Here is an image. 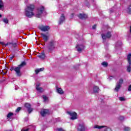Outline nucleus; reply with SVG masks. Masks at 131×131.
<instances>
[{"instance_id":"1","label":"nucleus","mask_w":131,"mask_h":131,"mask_svg":"<svg viewBox=\"0 0 131 131\" xmlns=\"http://www.w3.org/2000/svg\"><path fill=\"white\" fill-rule=\"evenodd\" d=\"M34 8H35V7L32 4L27 6V8L25 9V15L26 17L28 18H32L33 16H34V13H33Z\"/></svg>"},{"instance_id":"2","label":"nucleus","mask_w":131,"mask_h":131,"mask_svg":"<svg viewBox=\"0 0 131 131\" xmlns=\"http://www.w3.org/2000/svg\"><path fill=\"white\" fill-rule=\"evenodd\" d=\"M26 66V62L23 61L17 67L15 68V72L17 76H21V68Z\"/></svg>"},{"instance_id":"3","label":"nucleus","mask_w":131,"mask_h":131,"mask_svg":"<svg viewBox=\"0 0 131 131\" xmlns=\"http://www.w3.org/2000/svg\"><path fill=\"white\" fill-rule=\"evenodd\" d=\"M86 128V126L83 122H80L77 126V129L78 131H85Z\"/></svg>"},{"instance_id":"4","label":"nucleus","mask_w":131,"mask_h":131,"mask_svg":"<svg viewBox=\"0 0 131 131\" xmlns=\"http://www.w3.org/2000/svg\"><path fill=\"white\" fill-rule=\"evenodd\" d=\"M56 42L55 41H51L49 42V45L48 46V49L50 52V53H52L54 50H55V48H56Z\"/></svg>"},{"instance_id":"5","label":"nucleus","mask_w":131,"mask_h":131,"mask_svg":"<svg viewBox=\"0 0 131 131\" xmlns=\"http://www.w3.org/2000/svg\"><path fill=\"white\" fill-rule=\"evenodd\" d=\"M45 11V7L43 6H41V7L38 8L37 12L36 13V17L37 18H40L41 17V14L43 13Z\"/></svg>"},{"instance_id":"6","label":"nucleus","mask_w":131,"mask_h":131,"mask_svg":"<svg viewBox=\"0 0 131 131\" xmlns=\"http://www.w3.org/2000/svg\"><path fill=\"white\" fill-rule=\"evenodd\" d=\"M112 35L111 34V32H107L106 34H102L101 36L102 38L103 39V42H105L106 41V38H110Z\"/></svg>"},{"instance_id":"7","label":"nucleus","mask_w":131,"mask_h":131,"mask_svg":"<svg viewBox=\"0 0 131 131\" xmlns=\"http://www.w3.org/2000/svg\"><path fill=\"white\" fill-rule=\"evenodd\" d=\"M67 113L68 114L70 115V116H71L70 119H71L72 120L77 119V114L75 112H68Z\"/></svg>"},{"instance_id":"8","label":"nucleus","mask_w":131,"mask_h":131,"mask_svg":"<svg viewBox=\"0 0 131 131\" xmlns=\"http://www.w3.org/2000/svg\"><path fill=\"white\" fill-rule=\"evenodd\" d=\"M25 107L27 108L28 110V112L29 113V114L31 113L32 111H33V108H31V104H30V103H25Z\"/></svg>"},{"instance_id":"9","label":"nucleus","mask_w":131,"mask_h":131,"mask_svg":"<svg viewBox=\"0 0 131 131\" xmlns=\"http://www.w3.org/2000/svg\"><path fill=\"white\" fill-rule=\"evenodd\" d=\"M76 49L79 53H80V52L83 51L84 50V46L83 45H77L76 46Z\"/></svg>"},{"instance_id":"10","label":"nucleus","mask_w":131,"mask_h":131,"mask_svg":"<svg viewBox=\"0 0 131 131\" xmlns=\"http://www.w3.org/2000/svg\"><path fill=\"white\" fill-rule=\"evenodd\" d=\"M41 116L45 117L47 114H50V111L47 109H42L40 112Z\"/></svg>"},{"instance_id":"11","label":"nucleus","mask_w":131,"mask_h":131,"mask_svg":"<svg viewBox=\"0 0 131 131\" xmlns=\"http://www.w3.org/2000/svg\"><path fill=\"white\" fill-rule=\"evenodd\" d=\"M39 28L41 31L43 32L48 31L50 30V27L48 26H40Z\"/></svg>"},{"instance_id":"12","label":"nucleus","mask_w":131,"mask_h":131,"mask_svg":"<svg viewBox=\"0 0 131 131\" xmlns=\"http://www.w3.org/2000/svg\"><path fill=\"white\" fill-rule=\"evenodd\" d=\"M40 85V84L39 83H37L36 85V90L39 92V93H42L45 90L42 88L39 87Z\"/></svg>"},{"instance_id":"13","label":"nucleus","mask_w":131,"mask_h":131,"mask_svg":"<svg viewBox=\"0 0 131 131\" xmlns=\"http://www.w3.org/2000/svg\"><path fill=\"white\" fill-rule=\"evenodd\" d=\"M78 17L80 19H81L82 20H84L88 18V15L80 13L78 15Z\"/></svg>"},{"instance_id":"14","label":"nucleus","mask_w":131,"mask_h":131,"mask_svg":"<svg viewBox=\"0 0 131 131\" xmlns=\"http://www.w3.org/2000/svg\"><path fill=\"white\" fill-rule=\"evenodd\" d=\"M65 21V16L64 14H61V16H60L59 21V24H62L63 21Z\"/></svg>"},{"instance_id":"15","label":"nucleus","mask_w":131,"mask_h":131,"mask_svg":"<svg viewBox=\"0 0 131 131\" xmlns=\"http://www.w3.org/2000/svg\"><path fill=\"white\" fill-rule=\"evenodd\" d=\"M41 35L45 41H48L49 40V37L46 34L41 33Z\"/></svg>"},{"instance_id":"16","label":"nucleus","mask_w":131,"mask_h":131,"mask_svg":"<svg viewBox=\"0 0 131 131\" xmlns=\"http://www.w3.org/2000/svg\"><path fill=\"white\" fill-rule=\"evenodd\" d=\"M38 57H39V58H40V59H42V60H43V59H45L46 58V54H45V52H42L41 54H40Z\"/></svg>"},{"instance_id":"17","label":"nucleus","mask_w":131,"mask_h":131,"mask_svg":"<svg viewBox=\"0 0 131 131\" xmlns=\"http://www.w3.org/2000/svg\"><path fill=\"white\" fill-rule=\"evenodd\" d=\"M120 88H121V85L116 84V88L114 89V91H115L116 92H118L120 89Z\"/></svg>"},{"instance_id":"18","label":"nucleus","mask_w":131,"mask_h":131,"mask_svg":"<svg viewBox=\"0 0 131 131\" xmlns=\"http://www.w3.org/2000/svg\"><path fill=\"white\" fill-rule=\"evenodd\" d=\"M57 92L60 95H63V94H64V91H63V90L61 88H57Z\"/></svg>"},{"instance_id":"19","label":"nucleus","mask_w":131,"mask_h":131,"mask_svg":"<svg viewBox=\"0 0 131 131\" xmlns=\"http://www.w3.org/2000/svg\"><path fill=\"white\" fill-rule=\"evenodd\" d=\"M5 8V5L2 0H0V10H3Z\"/></svg>"},{"instance_id":"20","label":"nucleus","mask_w":131,"mask_h":131,"mask_svg":"<svg viewBox=\"0 0 131 131\" xmlns=\"http://www.w3.org/2000/svg\"><path fill=\"white\" fill-rule=\"evenodd\" d=\"M128 65L127 66V72H130L131 71V62H128Z\"/></svg>"},{"instance_id":"21","label":"nucleus","mask_w":131,"mask_h":131,"mask_svg":"<svg viewBox=\"0 0 131 131\" xmlns=\"http://www.w3.org/2000/svg\"><path fill=\"white\" fill-rule=\"evenodd\" d=\"M122 83H123V79L121 78L119 80V81L117 83V84H119L120 85H122Z\"/></svg>"},{"instance_id":"22","label":"nucleus","mask_w":131,"mask_h":131,"mask_svg":"<svg viewBox=\"0 0 131 131\" xmlns=\"http://www.w3.org/2000/svg\"><path fill=\"white\" fill-rule=\"evenodd\" d=\"M93 92H94L95 93H98V92H99V87H98L97 86H95L93 88Z\"/></svg>"},{"instance_id":"23","label":"nucleus","mask_w":131,"mask_h":131,"mask_svg":"<svg viewBox=\"0 0 131 131\" xmlns=\"http://www.w3.org/2000/svg\"><path fill=\"white\" fill-rule=\"evenodd\" d=\"M127 60L128 61V63H131V54H129L127 56Z\"/></svg>"},{"instance_id":"24","label":"nucleus","mask_w":131,"mask_h":131,"mask_svg":"<svg viewBox=\"0 0 131 131\" xmlns=\"http://www.w3.org/2000/svg\"><path fill=\"white\" fill-rule=\"evenodd\" d=\"M103 127H105V126H99L96 125L94 126V128H98L99 129H101V128H103Z\"/></svg>"},{"instance_id":"25","label":"nucleus","mask_w":131,"mask_h":131,"mask_svg":"<svg viewBox=\"0 0 131 131\" xmlns=\"http://www.w3.org/2000/svg\"><path fill=\"white\" fill-rule=\"evenodd\" d=\"M9 46V48H12L13 47V43L12 42H8L6 44L5 47Z\"/></svg>"},{"instance_id":"26","label":"nucleus","mask_w":131,"mask_h":131,"mask_svg":"<svg viewBox=\"0 0 131 131\" xmlns=\"http://www.w3.org/2000/svg\"><path fill=\"white\" fill-rule=\"evenodd\" d=\"M101 64L102 66H104V67H107V66H108V62L106 61L103 62Z\"/></svg>"},{"instance_id":"27","label":"nucleus","mask_w":131,"mask_h":131,"mask_svg":"<svg viewBox=\"0 0 131 131\" xmlns=\"http://www.w3.org/2000/svg\"><path fill=\"white\" fill-rule=\"evenodd\" d=\"M13 115H14V114H13L12 113H9L7 115V118H11V117H12V116H13Z\"/></svg>"},{"instance_id":"28","label":"nucleus","mask_w":131,"mask_h":131,"mask_svg":"<svg viewBox=\"0 0 131 131\" xmlns=\"http://www.w3.org/2000/svg\"><path fill=\"white\" fill-rule=\"evenodd\" d=\"M121 45H122L121 41H119L116 43V47H120V46H121Z\"/></svg>"},{"instance_id":"29","label":"nucleus","mask_w":131,"mask_h":131,"mask_svg":"<svg viewBox=\"0 0 131 131\" xmlns=\"http://www.w3.org/2000/svg\"><path fill=\"white\" fill-rule=\"evenodd\" d=\"M124 130L125 131H130V128L128 127H124Z\"/></svg>"},{"instance_id":"30","label":"nucleus","mask_w":131,"mask_h":131,"mask_svg":"<svg viewBox=\"0 0 131 131\" xmlns=\"http://www.w3.org/2000/svg\"><path fill=\"white\" fill-rule=\"evenodd\" d=\"M3 22H4V23H6L7 24L9 23V20H8L7 18H4L3 19Z\"/></svg>"},{"instance_id":"31","label":"nucleus","mask_w":131,"mask_h":131,"mask_svg":"<svg viewBox=\"0 0 131 131\" xmlns=\"http://www.w3.org/2000/svg\"><path fill=\"white\" fill-rule=\"evenodd\" d=\"M43 99L44 100V102H46L47 100H48V97L46 96H43Z\"/></svg>"},{"instance_id":"32","label":"nucleus","mask_w":131,"mask_h":131,"mask_svg":"<svg viewBox=\"0 0 131 131\" xmlns=\"http://www.w3.org/2000/svg\"><path fill=\"white\" fill-rule=\"evenodd\" d=\"M21 109H22V107H18L16 110V112H17V113L19 112V111H20V110H21Z\"/></svg>"},{"instance_id":"33","label":"nucleus","mask_w":131,"mask_h":131,"mask_svg":"<svg viewBox=\"0 0 131 131\" xmlns=\"http://www.w3.org/2000/svg\"><path fill=\"white\" fill-rule=\"evenodd\" d=\"M39 72H40L39 69H36V70H35L36 74H38V73H39Z\"/></svg>"},{"instance_id":"34","label":"nucleus","mask_w":131,"mask_h":131,"mask_svg":"<svg viewBox=\"0 0 131 131\" xmlns=\"http://www.w3.org/2000/svg\"><path fill=\"white\" fill-rule=\"evenodd\" d=\"M1 45H2L3 47H6V44L4 42H0Z\"/></svg>"},{"instance_id":"35","label":"nucleus","mask_w":131,"mask_h":131,"mask_svg":"<svg viewBox=\"0 0 131 131\" xmlns=\"http://www.w3.org/2000/svg\"><path fill=\"white\" fill-rule=\"evenodd\" d=\"M119 99L120 101H124V98H123V97H119Z\"/></svg>"},{"instance_id":"36","label":"nucleus","mask_w":131,"mask_h":131,"mask_svg":"<svg viewBox=\"0 0 131 131\" xmlns=\"http://www.w3.org/2000/svg\"><path fill=\"white\" fill-rule=\"evenodd\" d=\"M119 119H120V120H123V119H124V117L120 116L119 117Z\"/></svg>"},{"instance_id":"37","label":"nucleus","mask_w":131,"mask_h":131,"mask_svg":"<svg viewBox=\"0 0 131 131\" xmlns=\"http://www.w3.org/2000/svg\"><path fill=\"white\" fill-rule=\"evenodd\" d=\"M38 69H39V71H40H40H43V70H45V68H41Z\"/></svg>"},{"instance_id":"38","label":"nucleus","mask_w":131,"mask_h":131,"mask_svg":"<svg viewBox=\"0 0 131 131\" xmlns=\"http://www.w3.org/2000/svg\"><path fill=\"white\" fill-rule=\"evenodd\" d=\"M12 46L13 47H14V48H15V47H17V43H12Z\"/></svg>"},{"instance_id":"39","label":"nucleus","mask_w":131,"mask_h":131,"mask_svg":"<svg viewBox=\"0 0 131 131\" xmlns=\"http://www.w3.org/2000/svg\"><path fill=\"white\" fill-rule=\"evenodd\" d=\"M97 27V25H94L93 27H92V29H96V28Z\"/></svg>"},{"instance_id":"40","label":"nucleus","mask_w":131,"mask_h":131,"mask_svg":"<svg viewBox=\"0 0 131 131\" xmlns=\"http://www.w3.org/2000/svg\"><path fill=\"white\" fill-rule=\"evenodd\" d=\"M28 130H29V128H28L26 129H21V131H28Z\"/></svg>"},{"instance_id":"41","label":"nucleus","mask_w":131,"mask_h":131,"mask_svg":"<svg viewBox=\"0 0 131 131\" xmlns=\"http://www.w3.org/2000/svg\"><path fill=\"white\" fill-rule=\"evenodd\" d=\"M128 91H131V84L129 85L128 88Z\"/></svg>"},{"instance_id":"42","label":"nucleus","mask_w":131,"mask_h":131,"mask_svg":"<svg viewBox=\"0 0 131 131\" xmlns=\"http://www.w3.org/2000/svg\"><path fill=\"white\" fill-rule=\"evenodd\" d=\"M10 70H11V71H13V70H14V71H15V68H14V67L11 68L10 69Z\"/></svg>"},{"instance_id":"43","label":"nucleus","mask_w":131,"mask_h":131,"mask_svg":"<svg viewBox=\"0 0 131 131\" xmlns=\"http://www.w3.org/2000/svg\"><path fill=\"white\" fill-rule=\"evenodd\" d=\"M15 55H12L11 57H10V60H13V58H14Z\"/></svg>"},{"instance_id":"44","label":"nucleus","mask_w":131,"mask_h":131,"mask_svg":"<svg viewBox=\"0 0 131 131\" xmlns=\"http://www.w3.org/2000/svg\"><path fill=\"white\" fill-rule=\"evenodd\" d=\"M110 12H111V13H112V12H113V10H110Z\"/></svg>"},{"instance_id":"45","label":"nucleus","mask_w":131,"mask_h":131,"mask_svg":"<svg viewBox=\"0 0 131 131\" xmlns=\"http://www.w3.org/2000/svg\"><path fill=\"white\" fill-rule=\"evenodd\" d=\"M130 32L131 33V26H130Z\"/></svg>"},{"instance_id":"46","label":"nucleus","mask_w":131,"mask_h":131,"mask_svg":"<svg viewBox=\"0 0 131 131\" xmlns=\"http://www.w3.org/2000/svg\"><path fill=\"white\" fill-rule=\"evenodd\" d=\"M0 18H2V14H0Z\"/></svg>"},{"instance_id":"47","label":"nucleus","mask_w":131,"mask_h":131,"mask_svg":"<svg viewBox=\"0 0 131 131\" xmlns=\"http://www.w3.org/2000/svg\"><path fill=\"white\" fill-rule=\"evenodd\" d=\"M3 74H6V73H4Z\"/></svg>"},{"instance_id":"48","label":"nucleus","mask_w":131,"mask_h":131,"mask_svg":"<svg viewBox=\"0 0 131 131\" xmlns=\"http://www.w3.org/2000/svg\"><path fill=\"white\" fill-rule=\"evenodd\" d=\"M15 90H17V89L15 88Z\"/></svg>"}]
</instances>
